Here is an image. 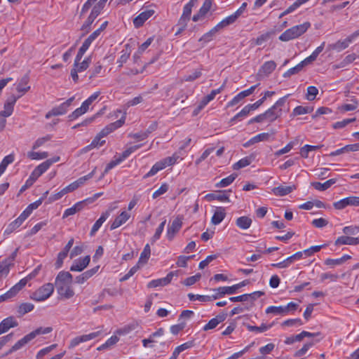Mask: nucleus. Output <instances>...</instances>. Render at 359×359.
Here are the masks:
<instances>
[{"mask_svg":"<svg viewBox=\"0 0 359 359\" xmlns=\"http://www.w3.org/2000/svg\"><path fill=\"white\" fill-rule=\"evenodd\" d=\"M310 27L311 23L309 22L293 26L281 34L279 39L282 41H288L297 39L304 34Z\"/></svg>","mask_w":359,"mask_h":359,"instance_id":"nucleus-1","label":"nucleus"},{"mask_svg":"<svg viewBox=\"0 0 359 359\" xmlns=\"http://www.w3.org/2000/svg\"><path fill=\"white\" fill-rule=\"evenodd\" d=\"M290 94L280 98L276 102L265 112V116L267 120L273 122L278 118L280 117L283 113V107L285 106L287 98Z\"/></svg>","mask_w":359,"mask_h":359,"instance_id":"nucleus-2","label":"nucleus"},{"mask_svg":"<svg viewBox=\"0 0 359 359\" xmlns=\"http://www.w3.org/2000/svg\"><path fill=\"white\" fill-rule=\"evenodd\" d=\"M54 291L53 283H46L30 294V299L36 302H42L48 299Z\"/></svg>","mask_w":359,"mask_h":359,"instance_id":"nucleus-3","label":"nucleus"},{"mask_svg":"<svg viewBox=\"0 0 359 359\" xmlns=\"http://www.w3.org/2000/svg\"><path fill=\"white\" fill-rule=\"evenodd\" d=\"M74 100V96L69 98L60 106L53 107L46 114V118L48 119L53 116H60L66 114L68 111V108L71 106Z\"/></svg>","mask_w":359,"mask_h":359,"instance_id":"nucleus-4","label":"nucleus"},{"mask_svg":"<svg viewBox=\"0 0 359 359\" xmlns=\"http://www.w3.org/2000/svg\"><path fill=\"white\" fill-rule=\"evenodd\" d=\"M182 217L177 216L172 222L171 225L168 226L167 229V238L169 241H172L175 235L179 232L182 226Z\"/></svg>","mask_w":359,"mask_h":359,"instance_id":"nucleus-5","label":"nucleus"},{"mask_svg":"<svg viewBox=\"0 0 359 359\" xmlns=\"http://www.w3.org/2000/svg\"><path fill=\"white\" fill-rule=\"evenodd\" d=\"M178 272V271H171L164 278L153 280L148 283L147 287L149 288H153L167 285L171 282L173 276H177Z\"/></svg>","mask_w":359,"mask_h":359,"instance_id":"nucleus-6","label":"nucleus"},{"mask_svg":"<svg viewBox=\"0 0 359 359\" xmlns=\"http://www.w3.org/2000/svg\"><path fill=\"white\" fill-rule=\"evenodd\" d=\"M155 11L152 8H147L145 11L140 13L137 17L133 19V25L135 28L141 27L144 23L149 19L154 14Z\"/></svg>","mask_w":359,"mask_h":359,"instance_id":"nucleus-7","label":"nucleus"},{"mask_svg":"<svg viewBox=\"0 0 359 359\" xmlns=\"http://www.w3.org/2000/svg\"><path fill=\"white\" fill-rule=\"evenodd\" d=\"M334 207L337 210H342L348 205L359 206V197L349 196L334 202Z\"/></svg>","mask_w":359,"mask_h":359,"instance_id":"nucleus-8","label":"nucleus"},{"mask_svg":"<svg viewBox=\"0 0 359 359\" xmlns=\"http://www.w3.org/2000/svg\"><path fill=\"white\" fill-rule=\"evenodd\" d=\"M126 113L124 112L123 116H121V118L114 122V123H111L110 124H109L108 126H107L105 128H104L100 132V136H107V135H109V133H111V132H113L114 130L121 127L124 123H125V120H126Z\"/></svg>","mask_w":359,"mask_h":359,"instance_id":"nucleus-9","label":"nucleus"},{"mask_svg":"<svg viewBox=\"0 0 359 359\" xmlns=\"http://www.w3.org/2000/svg\"><path fill=\"white\" fill-rule=\"evenodd\" d=\"M302 252H297L292 255V256L288 257L283 262L272 264L271 266L278 269L287 268L289 266H290L294 261L300 259L302 257Z\"/></svg>","mask_w":359,"mask_h":359,"instance_id":"nucleus-10","label":"nucleus"},{"mask_svg":"<svg viewBox=\"0 0 359 359\" xmlns=\"http://www.w3.org/2000/svg\"><path fill=\"white\" fill-rule=\"evenodd\" d=\"M72 283H65L60 285H55L58 294L66 299L72 298L74 295V292L71 287Z\"/></svg>","mask_w":359,"mask_h":359,"instance_id":"nucleus-11","label":"nucleus"},{"mask_svg":"<svg viewBox=\"0 0 359 359\" xmlns=\"http://www.w3.org/2000/svg\"><path fill=\"white\" fill-rule=\"evenodd\" d=\"M100 334V332H95L90 333L88 334H83L81 336L76 337L72 339L69 348L75 347L76 346L79 345L80 343L85 342L87 341H90L91 339H95V337H98Z\"/></svg>","mask_w":359,"mask_h":359,"instance_id":"nucleus-12","label":"nucleus"},{"mask_svg":"<svg viewBox=\"0 0 359 359\" xmlns=\"http://www.w3.org/2000/svg\"><path fill=\"white\" fill-rule=\"evenodd\" d=\"M212 291L214 292L212 294L214 300L220 299L223 297L225 294H233L236 293L233 285L219 287L218 288L214 289Z\"/></svg>","mask_w":359,"mask_h":359,"instance_id":"nucleus-13","label":"nucleus"},{"mask_svg":"<svg viewBox=\"0 0 359 359\" xmlns=\"http://www.w3.org/2000/svg\"><path fill=\"white\" fill-rule=\"evenodd\" d=\"M352 42V39L348 36L344 40H339L334 43L329 44L327 48L330 50H336L337 52H340L347 48L349 46L350 43Z\"/></svg>","mask_w":359,"mask_h":359,"instance_id":"nucleus-14","label":"nucleus"},{"mask_svg":"<svg viewBox=\"0 0 359 359\" xmlns=\"http://www.w3.org/2000/svg\"><path fill=\"white\" fill-rule=\"evenodd\" d=\"M90 257L89 255L85 256L82 259H76L74 262L73 264L70 267L72 271H82L89 264Z\"/></svg>","mask_w":359,"mask_h":359,"instance_id":"nucleus-15","label":"nucleus"},{"mask_svg":"<svg viewBox=\"0 0 359 359\" xmlns=\"http://www.w3.org/2000/svg\"><path fill=\"white\" fill-rule=\"evenodd\" d=\"M226 192V191H218L215 193L208 194L205 198L208 201L217 200L221 202H229V196Z\"/></svg>","mask_w":359,"mask_h":359,"instance_id":"nucleus-16","label":"nucleus"},{"mask_svg":"<svg viewBox=\"0 0 359 359\" xmlns=\"http://www.w3.org/2000/svg\"><path fill=\"white\" fill-rule=\"evenodd\" d=\"M18 97L14 95L11 96L8 98L6 103L4 104V110L0 111V114L4 117L10 116L13 111L14 104L16 102Z\"/></svg>","mask_w":359,"mask_h":359,"instance_id":"nucleus-17","label":"nucleus"},{"mask_svg":"<svg viewBox=\"0 0 359 359\" xmlns=\"http://www.w3.org/2000/svg\"><path fill=\"white\" fill-rule=\"evenodd\" d=\"M226 313H220L215 318H212L209 322L203 327V330L207 331L215 328L220 323L224 321L226 318Z\"/></svg>","mask_w":359,"mask_h":359,"instance_id":"nucleus-18","label":"nucleus"},{"mask_svg":"<svg viewBox=\"0 0 359 359\" xmlns=\"http://www.w3.org/2000/svg\"><path fill=\"white\" fill-rule=\"evenodd\" d=\"M18 325V321L13 316L4 319L0 323V330L2 333L6 332L10 328L15 327Z\"/></svg>","mask_w":359,"mask_h":359,"instance_id":"nucleus-19","label":"nucleus"},{"mask_svg":"<svg viewBox=\"0 0 359 359\" xmlns=\"http://www.w3.org/2000/svg\"><path fill=\"white\" fill-rule=\"evenodd\" d=\"M111 210H112L111 209H109V210L105 211L104 212H103L101 215L100 217L95 222V224H93V227L91 229V231L90 232V235L91 236L95 235V233L101 227L102 224L107 219V218L110 215V212H111Z\"/></svg>","mask_w":359,"mask_h":359,"instance_id":"nucleus-20","label":"nucleus"},{"mask_svg":"<svg viewBox=\"0 0 359 359\" xmlns=\"http://www.w3.org/2000/svg\"><path fill=\"white\" fill-rule=\"evenodd\" d=\"M130 217V215L126 211H123L118 215L110 226V229L114 230L122 224H125Z\"/></svg>","mask_w":359,"mask_h":359,"instance_id":"nucleus-21","label":"nucleus"},{"mask_svg":"<svg viewBox=\"0 0 359 359\" xmlns=\"http://www.w3.org/2000/svg\"><path fill=\"white\" fill-rule=\"evenodd\" d=\"M99 268H100V266H96L83 272L82 274L76 276V279H75L76 283H77L79 284H83L87 280H88L90 278H91L93 275H95L97 272Z\"/></svg>","mask_w":359,"mask_h":359,"instance_id":"nucleus-22","label":"nucleus"},{"mask_svg":"<svg viewBox=\"0 0 359 359\" xmlns=\"http://www.w3.org/2000/svg\"><path fill=\"white\" fill-rule=\"evenodd\" d=\"M276 63L273 61H267L264 62L259 70V74L260 76H267L271 74L276 69Z\"/></svg>","mask_w":359,"mask_h":359,"instance_id":"nucleus-23","label":"nucleus"},{"mask_svg":"<svg viewBox=\"0 0 359 359\" xmlns=\"http://www.w3.org/2000/svg\"><path fill=\"white\" fill-rule=\"evenodd\" d=\"M72 275L68 271H60L55 278V285L72 283Z\"/></svg>","mask_w":359,"mask_h":359,"instance_id":"nucleus-24","label":"nucleus"},{"mask_svg":"<svg viewBox=\"0 0 359 359\" xmlns=\"http://www.w3.org/2000/svg\"><path fill=\"white\" fill-rule=\"evenodd\" d=\"M334 244L336 245H355L359 244V237L354 238L348 236H339L336 241Z\"/></svg>","mask_w":359,"mask_h":359,"instance_id":"nucleus-25","label":"nucleus"},{"mask_svg":"<svg viewBox=\"0 0 359 359\" xmlns=\"http://www.w3.org/2000/svg\"><path fill=\"white\" fill-rule=\"evenodd\" d=\"M50 168V162L44 161L35 168L31 174V178L36 181L42 174H43Z\"/></svg>","mask_w":359,"mask_h":359,"instance_id":"nucleus-26","label":"nucleus"},{"mask_svg":"<svg viewBox=\"0 0 359 359\" xmlns=\"http://www.w3.org/2000/svg\"><path fill=\"white\" fill-rule=\"evenodd\" d=\"M226 217L225 209L223 207H218L215 210L212 218L211 222L214 225L220 224Z\"/></svg>","mask_w":359,"mask_h":359,"instance_id":"nucleus-27","label":"nucleus"},{"mask_svg":"<svg viewBox=\"0 0 359 359\" xmlns=\"http://www.w3.org/2000/svg\"><path fill=\"white\" fill-rule=\"evenodd\" d=\"M85 201H79L74 204L72 207L67 208L63 213L62 218L68 217L69 216L75 215L76 212L81 211L85 205Z\"/></svg>","mask_w":359,"mask_h":359,"instance_id":"nucleus-28","label":"nucleus"},{"mask_svg":"<svg viewBox=\"0 0 359 359\" xmlns=\"http://www.w3.org/2000/svg\"><path fill=\"white\" fill-rule=\"evenodd\" d=\"M295 189H296V187L294 185H292V186L280 185L279 187H274L272 189V191L276 196H283L287 195L288 194L291 193Z\"/></svg>","mask_w":359,"mask_h":359,"instance_id":"nucleus-29","label":"nucleus"},{"mask_svg":"<svg viewBox=\"0 0 359 359\" xmlns=\"http://www.w3.org/2000/svg\"><path fill=\"white\" fill-rule=\"evenodd\" d=\"M28 83L29 76L27 75H25L20 81L16 88L17 91L21 93L18 97H17L18 99L29 90L30 86H28Z\"/></svg>","mask_w":359,"mask_h":359,"instance_id":"nucleus-30","label":"nucleus"},{"mask_svg":"<svg viewBox=\"0 0 359 359\" xmlns=\"http://www.w3.org/2000/svg\"><path fill=\"white\" fill-rule=\"evenodd\" d=\"M309 63V62L304 59L301 62H299L298 65H297L295 67H292L289 69L286 72L284 73L283 77L287 78L290 77L293 74H296L299 73L300 71L302 70L304 67L308 65Z\"/></svg>","mask_w":359,"mask_h":359,"instance_id":"nucleus-31","label":"nucleus"},{"mask_svg":"<svg viewBox=\"0 0 359 359\" xmlns=\"http://www.w3.org/2000/svg\"><path fill=\"white\" fill-rule=\"evenodd\" d=\"M31 338L29 337V334L25 335L24 337H22L21 339L18 341L6 353L5 355H7L8 354H11V353L16 351L19 349H20L22 347H23L25 344H27L28 342L31 341Z\"/></svg>","mask_w":359,"mask_h":359,"instance_id":"nucleus-32","label":"nucleus"},{"mask_svg":"<svg viewBox=\"0 0 359 359\" xmlns=\"http://www.w3.org/2000/svg\"><path fill=\"white\" fill-rule=\"evenodd\" d=\"M252 219L247 216H242L236 219V224L241 229H248L252 224Z\"/></svg>","mask_w":359,"mask_h":359,"instance_id":"nucleus-33","label":"nucleus"},{"mask_svg":"<svg viewBox=\"0 0 359 359\" xmlns=\"http://www.w3.org/2000/svg\"><path fill=\"white\" fill-rule=\"evenodd\" d=\"M335 182H336L335 179H330L324 183H320L319 182H314L311 183V185L317 190L325 191V190L329 189Z\"/></svg>","mask_w":359,"mask_h":359,"instance_id":"nucleus-34","label":"nucleus"},{"mask_svg":"<svg viewBox=\"0 0 359 359\" xmlns=\"http://www.w3.org/2000/svg\"><path fill=\"white\" fill-rule=\"evenodd\" d=\"M102 68L103 67L100 62L95 63V65L90 69H89L87 73L89 80H92L97 77V75L101 73Z\"/></svg>","mask_w":359,"mask_h":359,"instance_id":"nucleus-35","label":"nucleus"},{"mask_svg":"<svg viewBox=\"0 0 359 359\" xmlns=\"http://www.w3.org/2000/svg\"><path fill=\"white\" fill-rule=\"evenodd\" d=\"M151 255V248L149 244H147L143 251L140 254V257L138 261V264H144L147 262Z\"/></svg>","mask_w":359,"mask_h":359,"instance_id":"nucleus-36","label":"nucleus"},{"mask_svg":"<svg viewBox=\"0 0 359 359\" xmlns=\"http://www.w3.org/2000/svg\"><path fill=\"white\" fill-rule=\"evenodd\" d=\"M90 63H91V57H88L85 58L82 62H81V61L79 62H74V67H75L76 69V70L79 71V72H81L86 70L88 68Z\"/></svg>","mask_w":359,"mask_h":359,"instance_id":"nucleus-37","label":"nucleus"},{"mask_svg":"<svg viewBox=\"0 0 359 359\" xmlns=\"http://www.w3.org/2000/svg\"><path fill=\"white\" fill-rule=\"evenodd\" d=\"M34 308V306L32 303H22L18 308V313L19 316H22L25 314L32 311Z\"/></svg>","mask_w":359,"mask_h":359,"instance_id":"nucleus-38","label":"nucleus"},{"mask_svg":"<svg viewBox=\"0 0 359 359\" xmlns=\"http://www.w3.org/2000/svg\"><path fill=\"white\" fill-rule=\"evenodd\" d=\"M313 110V108L311 107L297 106L294 109L291 116H296L299 115L309 114L312 112Z\"/></svg>","mask_w":359,"mask_h":359,"instance_id":"nucleus-39","label":"nucleus"},{"mask_svg":"<svg viewBox=\"0 0 359 359\" xmlns=\"http://www.w3.org/2000/svg\"><path fill=\"white\" fill-rule=\"evenodd\" d=\"M273 325V323L266 325L264 323H262L260 326H253L250 325H247V329L250 332H264L269 329H270Z\"/></svg>","mask_w":359,"mask_h":359,"instance_id":"nucleus-40","label":"nucleus"},{"mask_svg":"<svg viewBox=\"0 0 359 359\" xmlns=\"http://www.w3.org/2000/svg\"><path fill=\"white\" fill-rule=\"evenodd\" d=\"M52 330H53V328L51 327H39V328L36 329L35 330L31 332L28 334H29V337L31 338V339L32 340L37 335L48 334V333L51 332Z\"/></svg>","mask_w":359,"mask_h":359,"instance_id":"nucleus-41","label":"nucleus"},{"mask_svg":"<svg viewBox=\"0 0 359 359\" xmlns=\"http://www.w3.org/2000/svg\"><path fill=\"white\" fill-rule=\"evenodd\" d=\"M358 107V101L355 98L351 100V103L344 104L340 107V110L342 111H354Z\"/></svg>","mask_w":359,"mask_h":359,"instance_id":"nucleus-42","label":"nucleus"},{"mask_svg":"<svg viewBox=\"0 0 359 359\" xmlns=\"http://www.w3.org/2000/svg\"><path fill=\"white\" fill-rule=\"evenodd\" d=\"M164 168H165V167L163 165V163H162L161 161H160L156 163L152 166L151 170L144 176V177L147 178V177H151V176L154 175L155 174H156L158 171H160Z\"/></svg>","mask_w":359,"mask_h":359,"instance_id":"nucleus-43","label":"nucleus"},{"mask_svg":"<svg viewBox=\"0 0 359 359\" xmlns=\"http://www.w3.org/2000/svg\"><path fill=\"white\" fill-rule=\"evenodd\" d=\"M188 297L190 301L198 300L200 302H210L214 300L212 294L211 296L209 295H201V294H194L192 293L188 294Z\"/></svg>","mask_w":359,"mask_h":359,"instance_id":"nucleus-44","label":"nucleus"},{"mask_svg":"<svg viewBox=\"0 0 359 359\" xmlns=\"http://www.w3.org/2000/svg\"><path fill=\"white\" fill-rule=\"evenodd\" d=\"M119 339L117 336L113 335L109 339L107 340V341L102 344L100 346L97 348L98 351H102L104 349L109 348L111 347L112 346L115 345L118 341Z\"/></svg>","mask_w":359,"mask_h":359,"instance_id":"nucleus-45","label":"nucleus"},{"mask_svg":"<svg viewBox=\"0 0 359 359\" xmlns=\"http://www.w3.org/2000/svg\"><path fill=\"white\" fill-rule=\"evenodd\" d=\"M252 158L250 156H247L241 158L237 163H234L233 165V168L234 170H238L243 168H245L249 165L252 163Z\"/></svg>","mask_w":359,"mask_h":359,"instance_id":"nucleus-46","label":"nucleus"},{"mask_svg":"<svg viewBox=\"0 0 359 359\" xmlns=\"http://www.w3.org/2000/svg\"><path fill=\"white\" fill-rule=\"evenodd\" d=\"M237 177V174L233 173L228 176L227 177H225L222 179L219 182L216 184L217 187H226L231 184L235 179Z\"/></svg>","mask_w":359,"mask_h":359,"instance_id":"nucleus-47","label":"nucleus"},{"mask_svg":"<svg viewBox=\"0 0 359 359\" xmlns=\"http://www.w3.org/2000/svg\"><path fill=\"white\" fill-rule=\"evenodd\" d=\"M325 45V42H323L320 46L316 48V50L311 53V55L305 58L309 62V64L316 60L318 55L323 50Z\"/></svg>","mask_w":359,"mask_h":359,"instance_id":"nucleus-48","label":"nucleus"},{"mask_svg":"<svg viewBox=\"0 0 359 359\" xmlns=\"http://www.w3.org/2000/svg\"><path fill=\"white\" fill-rule=\"evenodd\" d=\"M276 134L275 130H271V133H259L255 136H254V140L256 143L262 142V141H268L271 135H273Z\"/></svg>","mask_w":359,"mask_h":359,"instance_id":"nucleus-49","label":"nucleus"},{"mask_svg":"<svg viewBox=\"0 0 359 359\" xmlns=\"http://www.w3.org/2000/svg\"><path fill=\"white\" fill-rule=\"evenodd\" d=\"M285 309H284L283 306H269L266 309V313H273L275 315H285Z\"/></svg>","mask_w":359,"mask_h":359,"instance_id":"nucleus-50","label":"nucleus"},{"mask_svg":"<svg viewBox=\"0 0 359 359\" xmlns=\"http://www.w3.org/2000/svg\"><path fill=\"white\" fill-rule=\"evenodd\" d=\"M11 266L8 259H4L0 263V278L8 275Z\"/></svg>","mask_w":359,"mask_h":359,"instance_id":"nucleus-51","label":"nucleus"},{"mask_svg":"<svg viewBox=\"0 0 359 359\" xmlns=\"http://www.w3.org/2000/svg\"><path fill=\"white\" fill-rule=\"evenodd\" d=\"M27 156L30 159L32 160H39V159H44L48 156V153L46 151L43 152H36V151H29L27 153Z\"/></svg>","mask_w":359,"mask_h":359,"instance_id":"nucleus-52","label":"nucleus"},{"mask_svg":"<svg viewBox=\"0 0 359 359\" xmlns=\"http://www.w3.org/2000/svg\"><path fill=\"white\" fill-rule=\"evenodd\" d=\"M142 144H137L133 147H130L126 149L118 158V159H121V162L127 158L133 152L140 149Z\"/></svg>","mask_w":359,"mask_h":359,"instance_id":"nucleus-53","label":"nucleus"},{"mask_svg":"<svg viewBox=\"0 0 359 359\" xmlns=\"http://www.w3.org/2000/svg\"><path fill=\"white\" fill-rule=\"evenodd\" d=\"M357 56L355 53H351L346 56V57L343 60V61L341 62V63L336 66V68H341L344 67L346 65L351 64L353 62Z\"/></svg>","mask_w":359,"mask_h":359,"instance_id":"nucleus-54","label":"nucleus"},{"mask_svg":"<svg viewBox=\"0 0 359 359\" xmlns=\"http://www.w3.org/2000/svg\"><path fill=\"white\" fill-rule=\"evenodd\" d=\"M318 93V90L315 86H309L307 88V92L306 95V98L309 101H313L316 99V95Z\"/></svg>","mask_w":359,"mask_h":359,"instance_id":"nucleus-55","label":"nucleus"},{"mask_svg":"<svg viewBox=\"0 0 359 359\" xmlns=\"http://www.w3.org/2000/svg\"><path fill=\"white\" fill-rule=\"evenodd\" d=\"M179 158V155H177V154H174L172 156L165 158L163 160H161V161L163 163L164 167L166 168L167 166L174 165L177 161Z\"/></svg>","mask_w":359,"mask_h":359,"instance_id":"nucleus-56","label":"nucleus"},{"mask_svg":"<svg viewBox=\"0 0 359 359\" xmlns=\"http://www.w3.org/2000/svg\"><path fill=\"white\" fill-rule=\"evenodd\" d=\"M18 293V292L13 286L8 291L0 296V302H4L15 297Z\"/></svg>","mask_w":359,"mask_h":359,"instance_id":"nucleus-57","label":"nucleus"},{"mask_svg":"<svg viewBox=\"0 0 359 359\" xmlns=\"http://www.w3.org/2000/svg\"><path fill=\"white\" fill-rule=\"evenodd\" d=\"M96 17L90 13L89 16L88 17L87 20L85 21L83 25L81 26V30L85 31L86 33H88L90 29V26L95 20Z\"/></svg>","mask_w":359,"mask_h":359,"instance_id":"nucleus-58","label":"nucleus"},{"mask_svg":"<svg viewBox=\"0 0 359 359\" xmlns=\"http://www.w3.org/2000/svg\"><path fill=\"white\" fill-rule=\"evenodd\" d=\"M104 5L105 3L100 0L99 2L93 6L90 14L97 18L101 13L102 10L104 8Z\"/></svg>","mask_w":359,"mask_h":359,"instance_id":"nucleus-59","label":"nucleus"},{"mask_svg":"<svg viewBox=\"0 0 359 359\" xmlns=\"http://www.w3.org/2000/svg\"><path fill=\"white\" fill-rule=\"evenodd\" d=\"M51 139V135H47L45 137H40L37 139L32 146L33 149H36L40 147L43 144H44L46 142L49 141Z\"/></svg>","mask_w":359,"mask_h":359,"instance_id":"nucleus-60","label":"nucleus"},{"mask_svg":"<svg viewBox=\"0 0 359 359\" xmlns=\"http://www.w3.org/2000/svg\"><path fill=\"white\" fill-rule=\"evenodd\" d=\"M56 346H57V344H52L48 347H46V348L40 350L36 355V359H41L44 355H46L49 352H50L52 350H53Z\"/></svg>","mask_w":359,"mask_h":359,"instance_id":"nucleus-61","label":"nucleus"},{"mask_svg":"<svg viewBox=\"0 0 359 359\" xmlns=\"http://www.w3.org/2000/svg\"><path fill=\"white\" fill-rule=\"evenodd\" d=\"M22 224V222H21V221H19V219L17 218L15 220H14L13 222H12L7 227V229H6L5 232L7 233H12L13 231H15L16 229H18L21 224Z\"/></svg>","mask_w":359,"mask_h":359,"instance_id":"nucleus-62","label":"nucleus"},{"mask_svg":"<svg viewBox=\"0 0 359 359\" xmlns=\"http://www.w3.org/2000/svg\"><path fill=\"white\" fill-rule=\"evenodd\" d=\"M201 276L200 273H197L193 276L187 278L183 283L187 286H191L194 284H195L197 281H198L201 278Z\"/></svg>","mask_w":359,"mask_h":359,"instance_id":"nucleus-63","label":"nucleus"},{"mask_svg":"<svg viewBox=\"0 0 359 359\" xmlns=\"http://www.w3.org/2000/svg\"><path fill=\"white\" fill-rule=\"evenodd\" d=\"M343 233L346 235H355L359 233V226H348L343 229Z\"/></svg>","mask_w":359,"mask_h":359,"instance_id":"nucleus-64","label":"nucleus"}]
</instances>
